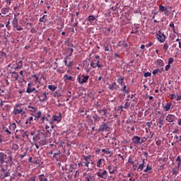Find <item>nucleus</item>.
<instances>
[{
	"label": "nucleus",
	"instance_id": "nucleus-1",
	"mask_svg": "<svg viewBox=\"0 0 181 181\" xmlns=\"http://www.w3.org/2000/svg\"><path fill=\"white\" fill-rule=\"evenodd\" d=\"M0 163L4 165V163H6L12 166L13 165V158L12 155L10 154L8 156L5 154L4 152H0Z\"/></svg>",
	"mask_w": 181,
	"mask_h": 181
},
{
	"label": "nucleus",
	"instance_id": "nucleus-2",
	"mask_svg": "<svg viewBox=\"0 0 181 181\" xmlns=\"http://www.w3.org/2000/svg\"><path fill=\"white\" fill-rule=\"evenodd\" d=\"M13 114L14 115H18L19 114L24 115V114H26V107L22 103L16 104L13 108Z\"/></svg>",
	"mask_w": 181,
	"mask_h": 181
},
{
	"label": "nucleus",
	"instance_id": "nucleus-3",
	"mask_svg": "<svg viewBox=\"0 0 181 181\" xmlns=\"http://www.w3.org/2000/svg\"><path fill=\"white\" fill-rule=\"evenodd\" d=\"M11 176V169L8 168L7 164H0V177L5 179Z\"/></svg>",
	"mask_w": 181,
	"mask_h": 181
},
{
	"label": "nucleus",
	"instance_id": "nucleus-4",
	"mask_svg": "<svg viewBox=\"0 0 181 181\" xmlns=\"http://www.w3.org/2000/svg\"><path fill=\"white\" fill-rule=\"evenodd\" d=\"M111 128L108 125V122H105V119L104 122H102L101 125L98 128V132H110Z\"/></svg>",
	"mask_w": 181,
	"mask_h": 181
},
{
	"label": "nucleus",
	"instance_id": "nucleus-5",
	"mask_svg": "<svg viewBox=\"0 0 181 181\" xmlns=\"http://www.w3.org/2000/svg\"><path fill=\"white\" fill-rule=\"evenodd\" d=\"M48 95H49V92L44 91L42 93V95L37 93L36 95V97H37V98L40 103H46V101H47V100H49Z\"/></svg>",
	"mask_w": 181,
	"mask_h": 181
},
{
	"label": "nucleus",
	"instance_id": "nucleus-6",
	"mask_svg": "<svg viewBox=\"0 0 181 181\" xmlns=\"http://www.w3.org/2000/svg\"><path fill=\"white\" fill-rule=\"evenodd\" d=\"M63 119V114L62 112H59V115H54L52 117V119L49 121V124L53 125L54 122H61L62 119Z\"/></svg>",
	"mask_w": 181,
	"mask_h": 181
},
{
	"label": "nucleus",
	"instance_id": "nucleus-7",
	"mask_svg": "<svg viewBox=\"0 0 181 181\" xmlns=\"http://www.w3.org/2000/svg\"><path fill=\"white\" fill-rule=\"evenodd\" d=\"M52 132H53V130L50 129L49 126L46 125L45 129L41 132V134L45 136V138H50L52 136Z\"/></svg>",
	"mask_w": 181,
	"mask_h": 181
},
{
	"label": "nucleus",
	"instance_id": "nucleus-8",
	"mask_svg": "<svg viewBox=\"0 0 181 181\" xmlns=\"http://www.w3.org/2000/svg\"><path fill=\"white\" fill-rule=\"evenodd\" d=\"M88 78H90L88 75H78L77 76V81L79 84H84L88 81Z\"/></svg>",
	"mask_w": 181,
	"mask_h": 181
},
{
	"label": "nucleus",
	"instance_id": "nucleus-9",
	"mask_svg": "<svg viewBox=\"0 0 181 181\" xmlns=\"http://www.w3.org/2000/svg\"><path fill=\"white\" fill-rule=\"evenodd\" d=\"M96 175L100 179H103V180H107V177H108V173L107 170H100L96 173Z\"/></svg>",
	"mask_w": 181,
	"mask_h": 181
},
{
	"label": "nucleus",
	"instance_id": "nucleus-10",
	"mask_svg": "<svg viewBox=\"0 0 181 181\" xmlns=\"http://www.w3.org/2000/svg\"><path fill=\"white\" fill-rule=\"evenodd\" d=\"M90 66L93 67V69H102L104 66L103 64H100V59H93L92 61L90 62Z\"/></svg>",
	"mask_w": 181,
	"mask_h": 181
},
{
	"label": "nucleus",
	"instance_id": "nucleus-11",
	"mask_svg": "<svg viewBox=\"0 0 181 181\" xmlns=\"http://www.w3.org/2000/svg\"><path fill=\"white\" fill-rule=\"evenodd\" d=\"M20 13H18V15H19ZM18 15L16 16V14L14 15V18L12 21V25L13 28H16L17 30L21 31V30H23V28L20 27L18 28V18H16V16H18Z\"/></svg>",
	"mask_w": 181,
	"mask_h": 181
},
{
	"label": "nucleus",
	"instance_id": "nucleus-12",
	"mask_svg": "<svg viewBox=\"0 0 181 181\" xmlns=\"http://www.w3.org/2000/svg\"><path fill=\"white\" fill-rule=\"evenodd\" d=\"M132 141L134 146H136V145H142V144H144V141H141V137L138 136H134L132 139Z\"/></svg>",
	"mask_w": 181,
	"mask_h": 181
},
{
	"label": "nucleus",
	"instance_id": "nucleus-13",
	"mask_svg": "<svg viewBox=\"0 0 181 181\" xmlns=\"http://www.w3.org/2000/svg\"><path fill=\"white\" fill-rule=\"evenodd\" d=\"M176 119H177V117H176L175 115L172 114H168L165 117V121H168V122H175Z\"/></svg>",
	"mask_w": 181,
	"mask_h": 181
},
{
	"label": "nucleus",
	"instance_id": "nucleus-14",
	"mask_svg": "<svg viewBox=\"0 0 181 181\" xmlns=\"http://www.w3.org/2000/svg\"><path fill=\"white\" fill-rule=\"evenodd\" d=\"M158 35H157V39L160 42V43H165V40H166V36L165 34L162 33L160 30L158 31Z\"/></svg>",
	"mask_w": 181,
	"mask_h": 181
},
{
	"label": "nucleus",
	"instance_id": "nucleus-15",
	"mask_svg": "<svg viewBox=\"0 0 181 181\" xmlns=\"http://www.w3.org/2000/svg\"><path fill=\"white\" fill-rule=\"evenodd\" d=\"M108 88H109V90H110L111 91H114V90H119V86H118V85L117 84V82H113V83L109 84Z\"/></svg>",
	"mask_w": 181,
	"mask_h": 181
},
{
	"label": "nucleus",
	"instance_id": "nucleus-16",
	"mask_svg": "<svg viewBox=\"0 0 181 181\" xmlns=\"http://www.w3.org/2000/svg\"><path fill=\"white\" fill-rule=\"evenodd\" d=\"M90 159H91V155L83 156V160H85L83 162L84 166H86V168H89Z\"/></svg>",
	"mask_w": 181,
	"mask_h": 181
},
{
	"label": "nucleus",
	"instance_id": "nucleus-17",
	"mask_svg": "<svg viewBox=\"0 0 181 181\" xmlns=\"http://www.w3.org/2000/svg\"><path fill=\"white\" fill-rule=\"evenodd\" d=\"M107 169L110 175H115V172H117V167H114L112 165H109Z\"/></svg>",
	"mask_w": 181,
	"mask_h": 181
},
{
	"label": "nucleus",
	"instance_id": "nucleus-18",
	"mask_svg": "<svg viewBox=\"0 0 181 181\" xmlns=\"http://www.w3.org/2000/svg\"><path fill=\"white\" fill-rule=\"evenodd\" d=\"M122 88L121 89H119V91H122L124 94H129V92L131 91L129 87L127 86L125 83L122 85Z\"/></svg>",
	"mask_w": 181,
	"mask_h": 181
},
{
	"label": "nucleus",
	"instance_id": "nucleus-19",
	"mask_svg": "<svg viewBox=\"0 0 181 181\" xmlns=\"http://www.w3.org/2000/svg\"><path fill=\"white\" fill-rule=\"evenodd\" d=\"M34 91H35V87H33L32 83H29L28 84V87L25 93H27L28 94H31V93H33Z\"/></svg>",
	"mask_w": 181,
	"mask_h": 181
},
{
	"label": "nucleus",
	"instance_id": "nucleus-20",
	"mask_svg": "<svg viewBox=\"0 0 181 181\" xmlns=\"http://www.w3.org/2000/svg\"><path fill=\"white\" fill-rule=\"evenodd\" d=\"M117 83L119 86H124L125 84V82H124V76L121 75L117 76Z\"/></svg>",
	"mask_w": 181,
	"mask_h": 181
},
{
	"label": "nucleus",
	"instance_id": "nucleus-21",
	"mask_svg": "<svg viewBox=\"0 0 181 181\" xmlns=\"http://www.w3.org/2000/svg\"><path fill=\"white\" fill-rule=\"evenodd\" d=\"M64 81H74V78H73L71 76H68L67 74H65L64 75Z\"/></svg>",
	"mask_w": 181,
	"mask_h": 181
},
{
	"label": "nucleus",
	"instance_id": "nucleus-22",
	"mask_svg": "<svg viewBox=\"0 0 181 181\" xmlns=\"http://www.w3.org/2000/svg\"><path fill=\"white\" fill-rule=\"evenodd\" d=\"M117 47H128V43H127L125 41H119L117 44Z\"/></svg>",
	"mask_w": 181,
	"mask_h": 181
},
{
	"label": "nucleus",
	"instance_id": "nucleus-23",
	"mask_svg": "<svg viewBox=\"0 0 181 181\" xmlns=\"http://www.w3.org/2000/svg\"><path fill=\"white\" fill-rule=\"evenodd\" d=\"M144 168H145V158H142V163L140 164L137 168V171L141 172V170H144Z\"/></svg>",
	"mask_w": 181,
	"mask_h": 181
},
{
	"label": "nucleus",
	"instance_id": "nucleus-24",
	"mask_svg": "<svg viewBox=\"0 0 181 181\" xmlns=\"http://www.w3.org/2000/svg\"><path fill=\"white\" fill-rule=\"evenodd\" d=\"M163 108L165 112L169 111V110L172 108V102L166 103L165 105L163 107Z\"/></svg>",
	"mask_w": 181,
	"mask_h": 181
},
{
	"label": "nucleus",
	"instance_id": "nucleus-25",
	"mask_svg": "<svg viewBox=\"0 0 181 181\" xmlns=\"http://www.w3.org/2000/svg\"><path fill=\"white\" fill-rule=\"evenodd\" d=\"M31 115H33L35 117L34 121H37V119H39L42 117V112L38 111L35 115L32 114Z\"/></svg>",
	"mask_w": 181,
	"mask_h": 181
},
{
	"label": "nucleus",
	"instance_id": "nucleus-26",
	"mask_svg": "<svg viewBox=\"0 0 181 181\" xmlns=\"http://www.w3.org/2000/svg\"><path fill=\"white\" fill-rule=\"evenodd\" d=\"M156 63L160 67H164L165 66V62H163V60H162L161 59H156Z\"/></svg>",
	"mask_w": 181,
	"mask_h": 181
},
{
	"label": "nucleus",
	"instance_id": "nucleus-27",
	"mask_svg": "<svg viewBox=\"0 0 181 181\" xmlns=\"http://www.w3.org/2000/svg\"><path fill=\"white\" fill-rule=\"evenodd\" d=\"M103 33L105 35V36H108L110 33H111V28H103Z\"/></svg>",
	"mask_w": 181,
	"mask_h": 181
},
{
	"label": "nucleus",
	"instance_id": "nucleus-28",
	"mask_svg": "<svg viewBox=\"0 0 181 181\" xmlns=\"http://www.w3.org/2000/svg\"><path fill=\"white\" fill-rule=\"evenodd\" d=\"M38 144L40 145H41L42 146H44V145H47V144H49V142L47 141V139H42L39 141Z\"/></svg>",
	"mask_w": 181,
	"mask_h": 181
},
{
	"label": "nucleus",
	"instance_id": "nucleus-29",
	"mask_svg": "<svg viewBox=\"0 0 181 181\" xmlns=\"http://www.w3.org/2000/svg\"><path fill=\"white\" fill-rule=\"evenodd\" d=\"M165 119L160 117L158 121V124H159V128H162L163 125H165Z\"/></svg>",
	"mask_w": 181,
	"mask_h": 181
},
{
	"label": "nucleus",
	"instance_id": "nucleus-30",
	"mask_svg": "<svg viewBox=\"0 0 181 181\" xmlns=\"http://www.w3.org/2000/svg\"><path fill=\"white\" fill-rule=\"evenodd\" d=\"M103 162H105V160H104V158H100V159L97 161V168H102V166H103Z\"/></svg>",
	"mask_w": 181,
	"mask_h": 181
},
{
	"label": "nucleus",
	"instance_id": "nucleus-31",
	"mask_svg": "<svg viewBox=\"0 0 181 181\" xmlns=\"http://www.w3.org/2000/svg\"><path fill=\"white\" fill-rule=\"evenodd\" d=\"M5 59H6V53L1 51L0 52V62H2V60H4Z\"/></svg>",
	"mask_w": 181,
	"mask_h": 181
},
{
	"label": "nucleus",
	"instance_id": "nucleus-32",
	"mask_svg": "<svg viewBox=\"0 0 181 181\" xmlns=\"http://www.w3.org/2000/svg\"><path fill=\"white\" fill-rule=\"evenodd\" d=\"M22 67H23V64L22 61H19L17 63L16 67V70H21V69H22Z\"/></svg>",
	"mask_w": 181,
	"mask_h": 181
},
{
	"label": "nucleus",
	"instance_id": "nucleus-33",
	"mask_svg": "<svg viewBox=\"0 0 181 181\" xmlns=\"http://www.w3.org/2000/svg\"><path fill=\"white\" fill-rule=\"evenodd\" d=\"M86 21H88V22H94V21H95V17L94 16H89L87 17Z\"/></svg>",
	"mask_w": 181,
	"mask_h": 181
},
{
	"label": "nucleus",
	"instance_id": "nucleus-34",
	"mask_svg": "<svg viewBox=\"0 0 181 181\" xmlns=\"http://www.w3.org/2000/svg\"><path fill=\"white\" fill-rule=\"evenodd\" d=\"M9 12V8L8 7H4L1 9V13L4 15H6V13H8Z\"/></svg>",
	"mask_w": 181,
	"mask_h": 181
},
{
	"label": "nucleus",
	"instance_id": "nucleus-35",
	"mask_svg": "<svg viewBox=\"0 0 181 181\" xmlns=\"http://www.w3.org/2000/svg\"><path fill=\"white\" fill-rule=\"evenodd\" d=\"M28 108H30V111L31 112H36V111L37 110V107H35V106H31V105H28Z\"/></svg>",
	"mask_w": 181,
	"mask_h": 181
},
{
	"label": "nucleus",
	"instance_id": "nucleus-36",
	"mask_svg": "<svg viewBox=\"0 0 181 181\" xmlns=\"http://www.w3.org/2000/svg\"><path fill=\"white\" fill-rule=\"evenodd\" d=\"M102 152H103V153H105V155H110V153H112L111 151H110V148H103L102 149Z\"/></svg>",
	"mask_w": 181,
	"mask_h": 181
},
{
	"label": "nucleus",
	"instance_id": "nucleus-37",
	"mask_svg": "<svg viewBox=\"0 0 181 181\" xmlns=\"http://www.w3.org/2000/svg\"><path fill=\"white\" fill-rule=\"evenodd\" d=\"M9 129L10 131H15V129H16V124L12 123L11 124H10Z\"/></svg>",
	"mask_w": 181,
	"mask_h": 181
},
{
	"label": "nucleus",
	"instance_id": "nucleus-38",
	"mask_svg": "<svg viewBox=\"0 0 181 181\" xmlns=\"http://www.w3.org/2000/svg\"><path fill=\"white\" fill-rule=\"evenodd\" d=\"M39 21L42 23H46V21H47V15H44Z\"/></svg>",
	"mask_w": 181,
	"mask_h": 181
},
{
	"label": "nucleus",
	"instance_id": "nucleus-39",
	"mask_svg": "<svg viewBox=\"0 0 181 181\" xmlns=\"http://www.w3.org/2000/svg\"><path fill=\"white\" fill-rule=\"evenodd\" d=\"M98 112L99 114H100V115H102V117H104L105 115H107V110L105 109L98 110Z\"/></svg>",
	"mask_w": 181,
	"mask_h": 181
},
{
	"label": "nucleus",
	"instance_id": "nucleus-40",
	"mask_svg": "<svg viewBox=\"0 0 181 181\" xmlns=\"http://www.w3.org/2000/svg\"><path fill=\"white\" fill-rule=\"evenodd\" d=\"M47 87L51 91H55V90H57V88L54 85H48Z\"/></svg>",
	"mask_w": 181,
	"mask_h": 181
},
{
	"label": "nucleus",
	"instance_id": "nucleus-41",
	"mask_svg": "<svg viewBox=\"0 0 181 181\" xmlns=\"http://www.w3.org/2000/svg\"><path fill=\"white\" fill-rule=\"evenodd\" d=\"M85 181H94V177L93 176H87L85 177Z\"/></svg>",
	"mask_w": 181,
	"mask_h": 181
},
{
	"label": "nucleus",
	"instance_id": "nucleus-42",
	"mask_svg": "<svg viewBox=\"0 0 181 181\" xmlns=\"http://www.w3.org/2000/svg\"><path fill=\"white\" fill-rule=\"evenodd\" d=\"M33 122V117H30L26 119L25 124H32Z\"/></svg>",
	"mask_w": 181,
	"mask_h": 181
},
{
	"label": "nucleus",
	"instance_id": "nucleus-43",
	"mask_svg": "<svg viewBox=\"0 0 181 181\" xmlns=\"http://www.w3.org/2000/svg\"><path fill=\"white\" fill-rule=\"evenodd\" d=\"M149 170H152V167L149 166V164H148L146 169H144V172L145 173H148Z\"/></svg>",
	"mask_w": 181,
	"mask_h": 181
},
{
	"label": "nucleus",
	"instance_id": "nucleus-44",
	"mask_svg": "<svg viewBox=\"0 0 181 181\" xmlns=\"http://www.w3.org/2000/svg\"><path fill=\"white\" fill-rule=\"evenodd\" d=\"M163 49L165 50V52H168V49H169V44H168V42L164 43Z\"/></svg>",
	"mask_w": 181,
	"mask_h": 181
},
{
	"label": "nucleus",
	"instance_id": "nucleus-45",
	"mask_svg": "<svg viewBox=\"0 0 181 181\" xmlns=\"http://www.w3.org/2000/svg\"><path fill=\"white\" fill-rule=\"evenodd\" d=\"M166 9V7L163 5H160L159 6V8H158V11L160 12H164V11Z\"/></svg>",
	"mask_w": 181,
	"mask_h": 181
},
{
	"label": "nucleus",
	"instance_id": "nucleus-46",
	"mask_svg": "<svg viewBox=\"0 0 181 181\" xmlns=\"http://www.w3.org/2000/svg\"><path fill=\"white\" fill-rule=\"evenodd\" d=\"M12 149H13V151H18V149H19V146L16 144H13Z\"/></svg>",
	"mask_w": 181,
	"mask_h": 181
},
{
	"label": "nucleus",
	"instance_id": "nucleus-47",
	"mask_svg": "<svg viewBox=\"0 0 181 181\" xmlns=\"http://www.w3.org/2000/svg\"><path fill=\"white\" fill-rule=\"evenodd\" d=\"M158 73H162V71H160L158 69H156L153 71V76H156V74H158Z\"/></svg>",
	"mask_w": 181,
	"mask_h": 181
},
{
	"label": "nucleus",
	"instance_id": "nucleus-48",
	"mask_svg": "<svg viewBox=\"0 0 181 181\" xmlns=\"http://www.w3.org/2000/svg\"><path fill=\"white\" fill-rule=\"evenodd\" d=\"M169 26H170V28H172L173 31L175 32V23H173V22H170Z\"/></svg>",
	"mask_w": 181,
	"mask_h": 181
},
{
	"label": "nucleus",
	"instance_id": "nucleus-49",
	"mask_svg": "<svg viewBox=\"0 0 181 181\" xmlns=\"http://www.w3.org/2000/svg\"><path fill=\"white\" fill-rule=\"evenodd\" d=\"M144 76L146 78V77H151V76H152V74L151 72L148 71V72L144 73Z\"/></svg>",
	"mask_w": 181,
	"mask_h": 181
},
{
	"label": "nucleus",
	"instance_id": "nucleus-50",
	"mask_svg": "<svg viewBox=\"0 0 181 181\" xmlns=\"http://www.w3.org/2000/svg\"><path fill=\"white\" fill-rule=\"evenodd\" d=\"M130 105H131V103L129 102H126L124 105V108L125 110H127V108H128Z\"/></svg>",
	"mask_w": 181,
	"mask_h": 181
},
{
	"label": "nucleus",
	"instance_id": "nucleus-51",
	"mask_svg": "<svg viewBox=\"0 0 181 181\" xmlns=\"http://www.w3.org/2000/svg\"><path fill=\"white\" fill-rule=\"evenodd\" d=\"M170 96L171 97V100H176L177 95L173 93L170 94Z\"/></svg>",
	"mask_w": 181,
	"mask_h": 181
},
{
	"label": "nucleus",
	"instance_id": "nucleus-52",
	"mask_svg": "<svg viewBox=\"0 0 181 181\" xmlns=\"http://www.w3.org/2000/svg\"><path fill=\"white\" fill-rule=\"evenodd\" d=\"M79 112H81L83 117L84 115H87V111H84L83 110L80 109Z\"/></svg>",
	"mask_w": 181,
	"mask_h": 181
},
{
	"label": "nucleus",
	"instance_id": "nucleus-53",
	"mask_svg": "<svg viewBox=\"0 0 181 181\" xmlns=\"http://www.w3.org/2000/svg\"><path fill=\"white\" fill-rule=\"evenodd\" d=\"M128 163H130L131 165H134L135 162L132 160V158L131 157L128 158Z\"/></svg>",
	"mask_w": 181,
	"mask_h": 181
},
{
	"label": "nucleus",
	"instance_id": "nucleus-54",
	"mask_svg": "<svg viewBox=\"0 0 181 181\" xmlns=\"http://www.w3.org/2000/svg\"><path fill=\"white\" fill-rule=\"evenodd\" d=\"M4 132H8V135H11V134H12V132H11V131H9V129L4 127Z\"/></svg>",
	"mask_w": 181,
	"mask_h": 181
},
{
	"label": "nucleus",
	"instance_id": "nucleus-55",
	"mask_svg": "<svg viewBox=\"0 0 181 181\" xmlns=\"http://www.w3.org/2000/svg\"><path fill=\"white\" fill-rule=\"evenodd\" d=\"M173 175H175V176H177V175H179V171L176 170L175 169H173Z\"/></svg>",
	"mask_w": 181,
	"mask_h": 181
},
{
	"label": "nucleus",
	"instance_id": "nucleus-56",
	"mask_svg": "<svg viewBox=\"0 0 181 181\" xmlns=\"http://www.w3.org/2000/svg\"><path fill=\"white\" fill-rule=\"evenodd\" d=\"M103 49L105 52H110V47L108 45H104Z\"/></svg>",
	"mask_w": 181,
	"mask_h": 181
},
{
	"label": "nucleus",
	"instance_id": "nucleus-57",
	"mask_svg": "<svg viewBox=\"0 0 181 181\" xmlns=\"http://www.w3.org/2000/svg\"><path fill=\"white\" fill-rule=\"evenodd\" d=\"M33 78H35V83H37V81H39V77L36 76V74L33 75Z\"/></svg>",
	"mask_w": 181,
	"mask_h": 181
},
{
	"label": "nucleus",
	"instance_id": "nucleus-58",
	"mask_svg": "<svg viewBox=\"0 0 181 181\" xmlns=\"http://www.w3.org/2000/svg\"><path fill=\"white\" fill-rule=\"evenodd\" d=\"M30 32L31 33H37V30H36V29H35L33 27L31 28Z\"/></svg>",
	"mask_w": 181,
	"mask_h": 181
},
{
	"label": "nucleus",
	"instance_id": "nucleus-59",
	"mask_svg": "<svg viewBox=\"0 0 181 181\" xmlns=\"http://www.w3.org/2000/svg\"><path fill=\"white\" fill-rule=\"evenodd\" d=\"M174 60L175 59H173V57L169 58V59H168V64H172V63H173Z\"/></svg>",
	"mask_w": 181,
	"mask_h": 181
},
{
	"label": "nucleus",
	"instance_id": "nucleus-60",
	"mask_svg": "<svg viewBox=\"0 0 181 181\" xmlns=\"http://www.w3.org/2000/svg\"><path fill=\"white\" fill-rule=\"evenodd\" d=\"M80 175V172L78 170L75 171L74 177H78Z\"/></svg>",
	"mask_w": 181,
	"mask_h": 181
},
{
	"label": "nucleus",
	"instance_id": "nucleus-61",
	"mask_svg": "<svg viewBox=\"0 0 181 181\" xmlns=\"http://www.w3.org/2000/svg\"><path fill=\"white\" fill-rule=\"evenodd\" d=\"M169 69H170V64H168L166 65L165 67V71H169Z\"/></svg>",
	"mask_w": 181,
	"mask_h": 181
},
{
	"label": "nucleus",
	"instance_id": "nucleus-62",
	"mask_svg": "<svg viewBox=\"0 0 181 181\" xmlns=\"http://www.w3.org/2000/svg\"><path fill=\"white\" fill-rule=\"evenodd\" d=\"M151 46H153V42H150L148 44L146 45V47H151Z\"/></svg>",
	"mask_w": 181,
	"mask_h": 181
},
{
	"label": "nucleus",
	"instance_id": "nucleus-63",
	"mask_svg": "<svg viewBox=\"0 0 181 181\" xmlns=\"http://www.w3.org/2000/svg\"><path fill=\"white\" fill-rule=\"evenodd\" d=\"M25 156H26V152H24L23 154H21L20 155L21 159H23Z\"/></svg>",
	"mask_w": 181,
	"mask_h": 181
},
{
	"label": "nucleus",
	"instance_id": "nucleus-64",
	"mask_svg": "<svg viewBox=\"0 0 181 181\" xmlns=\"http://www.w3.org/2000/svg\"><path fill=\"white\" fill-rule=\"evenodd\" d=\"M181 100V95H177V99H176V101H180Z\"/></svg>",
	"mask_w": 181,
	"mask_h": 181
}]
</instances>
